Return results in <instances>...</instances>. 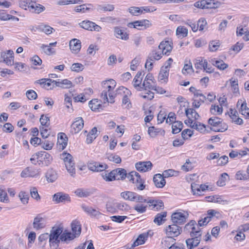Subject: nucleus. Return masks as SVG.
<instances>
[{
	"instance_id": "nucleus-41",
	"label": "nucleus",
	"mask_w": 249,
	"mask_h": 249,
	"mask_svg": "<svg viewBox=\"0 0 249 249\" xmlns=\"http://www.w3.org/2000/svg\"><path fill=\"white\" fill-rule=\"evenodd\" d=\"M56 4L58 5H64L71 4L82 3L83 0H56Z\"/></svg>"
},
{
	"instance_id": "nucleus-7",
	"label": "nucleus",
	"mask_w": 249,
	"mask_h": 249,
	"mask_svg": "<svg viewBox=\"0 0 249 249\" xmlns=\"http://www.w3.org/2000/svg\"><path fill=\"white\" fill-rule=\"evenodd\" d=\"M188 214L187 212H177L171 215V220L174 224L179 226L184 224L188 218Z\"/></svg>"
},
{
	"instance_id": "nucleus-10",
	"label": "nucleus",
	"mask_w": 249,
	"mask_h": 249,
	"mask_svg": "<svg viewBox=\"0 0 249 249\" xmlns=\"http://www.w3.org/2000/svg\"><path fill=\"white\" fill-rule=\"evenodd\" d=\"M84 126V120L82 117H77L71 126L70 132L72 134L78 133Z\"/></svg>"
},
{
	"instance_id": "nucleus-50",
	"label": "nucleus",
	"mask_w": 249,
	"mask_h": 249,
	"mask_svg": "<svg viewBox=\"0 0 249 249\" xmlns=\"http://www.w3.org/2000/svg\"><path fill=\"white\" fill-rule=\"evenodd\" d=\"M41 153L42 152L40 153V155H41V157H43V160H44V164L46 166H48L49 164H51L53 160L52 157L51 156V155H50L49 153L46 152H43V153Z\"/></svg>"
},
{
	"instance_id": "nucleus-37",
	"label": "nucleus",
	"mask_w": 249,
	"mask_h": 249,
	"mask_svg": "<svg viewBox=\"0 0 249 249\" xmlns=\"http://www.w3.org/2000/svg\"><path fill=\"white\" fill-rule=\"evenodd\" d=\"M249 18L245 19L244 21L243 22V25L237 28L236 34L238 36H242L243 35L245 34L248 31L247 25L244 24V22H248Z\"/></svg>"
},
{
	"instance_id": "nucleus-58",
	"label": "nucleus",
	"mask_w": 249,
	"mask_h": 249,
	"mask_svg": "<svg viewBox=\"0 0 249 249\" xmlns=\"http://www.w3.org/2000/svg\"><path fill=\"white\" fill-rule=\"evenodd\" d=\"M36 239V233L34 231H31L28 235V247L31 248Z\"/></svg>"
},
{
	"instance_id": "nucleus-45",
	"label": "nucleus",
	"mask_w": 249,
	"mask_h": 249,
	"mask_svg": "<svg viewBox=\"0 0 249 249\" xmlns=\"http://www.w3.org/2000/svg\"><path fill=\"white\" fill-rule=\"evenodd\" d=\"M185 114L187 117H189V115H191V118H194L196 120H198L199 118L198 113L193 108L186 109Z\"/></svg>"
},
{
	"instance_id": "nucleus-56",
	"label": "nucleus",
	"mask_w": 249,
	"mask_h": 249,
	"mask_svg": "<svg viewBox=\"0 0 249 249\" xmlns=\"http://www.w3.org/2000/svg\"><path fill=\"white\" fill-rule=\"evenodd\" d=\"M220 42L218 40H213L209 43V49L211 52L216 51L218 50Z\"/></svg>"
},
{
	"instance_id": "nucleus-43",
	"label": "nucleus",
	"mask_w": 249,
	"mask_h": 249,
	"mask_svg": "<svg viewBox=\"0 0 249 249\" xmlns=\"http://www.w3.org/2000/svg\"><path fill=\"white\" fill-rule=\"evenodd\" d=\"M183 127V124L180 121H175L172 124V133L177 134L181 131Z\"/></svg>"
},
{
	"instance_id": "nucleus-6",
	"label": "nucleus",
	"mask_w": 249,
	"mask_h": 249,
	"mask_svg": "<svg viewBox=\"0 0 249 249\" xmlns=\"http://www.w3.org/2000/svg\"><path fill=\"white\" fill-rule=\"evenodd\" d=\"M63 159L65 163V166L68 172L73 177L75 173V163L72 156L69 153L64 152L62 154Z\"/></svg>"
},
{
	"instance_id": "nucleus-54",
	"label": "nucleus",
	"mask_w": 249,
	"mask_h": 249,
	"mask_svg": "<svg viewBox=\"0 0 249 249\" xmlns=\"http://www.w3.org/2000/svg\"><path fill=\"white\" fill-rule=\"evenodd\" d=\"M133 201L140 204H143V203L149 204V199H146L142 196L138 195L136 193Z\"/></svg>"
},
{
	"instance_id": "nucleus-29",
	"label": "nucleus",
	"mask_w": 249,
	"mask_h": 249,
	"mask_svg": "<svg viewBox=\"0 0 249 249\" xmlns=\"http://www.w3.org/2000/svg\"><path fill=\"white\" fill-rule=\"evenodd\" d=\"M167 213L166 212L158 213L154 219V222L158 225H162L166 221L165 217Z\"/></svg>"
},
{
	"instance_id": "nucleus-23",
	"label": "nucleus",
	"mask_w": 249,
	"mask_h": 249,
	"mask_svg": "<svg viewBox=\"0 0 249 249\" xmlns=\"http://www.w3.org/2000/svg\"><path fill=\"white\" fill-rule=\"evenodd\" d=\"M93 5L90 3L83 4L75 7L74 11L76 12H89L93 10Z\"/></svg>"
},
{
	"instance_id": "nucleus-33",
	"label": "nucleus",
	"mask_w": 249,
	"mask_h": 249,
	"mask_svg": "<svg viewBox=\"0 0 249 249\" xmlns=\"http://www.w3.org/2000/svg\"><path fill=\"white\" fill-rule=\"evenodd\" d=\"M149 207H152V209L159 210L162 209L163 206V203L162 201H157L155 200L149 199Z\"/></svg>"
},
{
	"instance_id": "nucleus-27",
	"label": "nucleus",
	"mask_w": 249,
	"mask_h": 249,
	"mask_svg": "<svg viewBox=\"0 0 249 249\" xmlns=\"http://www.w3.org/2000/svg\"><path fill=\"white\" fill-rule=\"evenodd\" d=\"M37 83L41 85H44V87L45 88H47L49 89H52L54 88V85H53V87L49 88L51 86L52 84H54L55 85V80H52L50 78H43L40 80L36 81Z\"/></svg>"
},
{
	"instance_id": "nucleus-63",
	"label": "nucleus",
	"mask_w": 249,
	"mask_h": 249,
	"mask_svg": "<svg viewBox=\"0 0 249 249\" xmlns=\"http://www.w3.org/2000/svg\"><path fill=\"white\" fill-rule=\"evenodd\" d=\"M31 197L37 201L40 199V196L38 193L36 187H31L30 190Z\"/></svg>"
},
{
	"instance_id": "nucleus-49",
	"label": "nucleus",
	"mask_w": 249,
	"mask_h": 249,
	"mask_svg": "<svg viewBox=\"0 0 249 249\" xmlns=\"http://www.w3.org/2000/svg\"><path fill=\"white\" fill-rule=\"evenodd\" d=\"M176 34L182 37H186L188 35V29L184 26H178L176 30Z\"/></svg>"
},
{
	"instance_id": "nucleus-53",
	"label": "nucleus",
	"mask_w": 249,
	"mask_h": 249,
	"mask_svg": "<svg viewBox=\"0 0 249 249\" xmlns=\"http://www.w3.org/2000/svg\"><path fill=\"white\" fill-rule=\"evenodd\" d=\"M210 112L213 114L220 115L222 113L223 108L218 106L212 105L210 108Z\"/></svg>"
},
{
	"instance_id": "nucleus-14",
	"label": "nucleus",
	"mask_w": 249,
	"mask_h": 249,
	"mask_svg": "<svg viewBox=\"0 0 249 249\" xmlns=\"http://www.w3.org/2000/svg\"><path fill=\"white\" fill-rule=\"evenodd\" d=\"M63 230L62 228L57 227H53L52 230L50 231L49 235V243L51 247H53V242H55L56 239H57L61 235Z\"/></svg>"
},
{
	"instance_id": "nucleus-59",
	"label": "nucleus",
	"mask_w": 249,
	"mask_h": 249,
	"mask_svg": "<svg viewBox=\"0 0 249 249\" xmlns=\"http://www.w3.org/2000/svg\"><path fill=\"white\" fill-rule=\"evenodd\" d=\"M20 7L26 10L29 11V6L31 4V0H20L18 2Z\"/></svg>"
},
{
	"instance_id": "nucleus-35",
	"label": "nucleus",
	"mask_w": 249,
	"mask_h": 249,
	"mask_svg": "<svg viewBox=\"0 0 249 249\" xmlns=\"http://www.w3.org/2000/svg\"><path fill=\"white\" fill-rule=\"evenodd\" d=\"M36 29H38L39 31L43 32L47 35L51 34L53 30L52 27L43 23L36 26Z\"/></svg>"
},
{
	"instance_id": "nucleus-62",
	"label": "nucleus",
	"mask_w": 249,
	"mask_h": 249,
	"mask_svg": "<svg viewBox=\"0 0 249 249\" xmlns=\"http://www.w3.org/2000/svg\"><path fill=\"white\" fill-rule=\"evenodd\" d=\"M84 65L79 63H73L71 68L72 71L77 72L81 71L84 69Z\"/></svg>"
},
{
	"instance_id": "nucleus-32",
	"label": "nucleus",
	"mask_w": 249,
	"mask_h": 249,
	"mask_svg": "<svg viewBox=\"0 0 249 249\" xmlns=\"http://www.w3.org/2000/svg\"><path fill=\"white\" fill-rule=\"evenodd\" d=\"M156 85V81H143L142 85V90H153Z\"/></svg>"
},
{
	"instance_id": "nucleus-51",
	"label": "nucleus",
	"mask_w": 249,
	"mask_h": 249,
	"mask_svg": "<svg viewBox=\"0 0 249 249\" xmlns=\"http://www.w3.org/2000/svg\"><path fill=\"white\" fill-rule=\"evenodd\" d=\"M18 197H19L21 202L23 204H26L28 203L29 196L27 193L24 191H21L18 194Z\"/></svg>"
},
{
	"instance_id": "nucleus-11",
	"label": "nucleus",
	"mask_w": 249,
	"mask_h": 249,
	"mask_svg": "<svg viewBox=\"0 0 249 249\" xmlns=\"http://www.w3.org/2000/svg\"><path fill=\"white\" fill-rule=\"evenodd\" d=\"M107 165L105 163L92 161L88 163V169L93 172H101L107 168Z\"/></svg>"
},
{
	"instance_id": "nucleus-19",
	"label": "nucleus",
	"mask_w": 249,
	"mask_h": 249,
	"mask_svg": "<svg viewBox=\"0 0 249 249\" xmlns=\"http://www.w3.org/2000/svg\"><path fill=\"white\" fill-rule=\"evenodd\" d=\"M114 35L117 38L124 40H127L129 39V35L121 29L120 27H115L114 28Z\"/></svg>"
},
{
	"instance_id": "nucleus-15",
	"label": "nucleus",
	"mask_w": 249,
	"mask_h": 249,
	"mask_svg": "<svg viewBox=\"0 0 249 249\" xmlns=\"http://www.w3.org/2000/svg\"><path fill=\"white\" fill-rule=\"evenodd\" d=\"M1 58L2 61L8 66L14 65V52L12 50H8L6 52H3L1 53Z\"/></svg>"
},
{
	"instance_id": "nucleus-18",
	"label": "nucleus",
	"mask_w": 249,
	"mask_h": 249,
	"mask_svg": "<svg viewBox=\"0 0 249 249\" xmlns=\"http://www.w3.org/2000/svg\"><path fill=\"white\" fill-rule=\"evenodd\" d=\"M81 207L82 210L91 217H95L102 214L99 211L91 207L85 205H82Z\"/></svg>"
},
{
	"instance_id": "nucleus-12",
	"label": "nucleus",
	"mask_w": 249,
	"mask_h": 249,
	"mask_svg": "<svg viewBox=\"0 0 249 249\" xmlns=\"http://www.w3.org/2000/svg\"><path fill=\"white\" fill-rule=\"evenodd\" d=\"M135 167L140 172H146L152 169L153 164L150 161H139L135 163Z\"/></svg>"
},
{
	"instance_id": "nucleus-16",
	"label": "nucleus",
	"mask_w": 249,
	"mask_h": 249,
	"mask_svg": "<svg viewBox=\"0 0 249 249\" xmlns=\"http://www.w3.org/2000/svg\"><path fill=\"white\" fill-rule=\"evenodd\" d=\"M33 226L36 230H39L44 228L46 226L45 219L41 217L40 214H38L34 218Z\"/></svg>"
},
{
	"instance_id": "nucleus-13",
	"label": "nucleus",
	"mask_w": 249,
	"mask_h": 249,
	"mask_svg": "<svg viewBox=\"0 0 249 249\" xmlns=\"http://www.w3.org/2000/svg\"><path fill=\"white\" fill-rule=\"evenodd\" d=\"M53 201L55 203H66L71 201V197L69 195L63 192H58L53 196Z\"/></svg>"
},
{
	"instance_id": "nucleus-40",
	"label": "nucleus",
	"mask_w": 249,
	"mask_h": 249,
	"mask_svg": "<svg viewBox=\"0 0 249 249\" xmlns=\"http://www.w3.org/2000/svg\"><path fill=\"white\" fill-rule=\"evenodd\" d=\"M115 171H116L115 174L117 180H123L126 177L127 178L128 175H127L126 171L125 169L123 168H117L115 169Z\"/></svg>"
},
{
	"instance_id": "nucleus-2",
	"label": "nucleus",
	"mask_w": 249,
	"mask_h": 249,
	"mask_svg": "<svg viewBox=\"0 0 249 249\" xmlns=\"http://www.w3.org/2000/svg\"><path fill=\"white\" fill-rule=\"evenodd\" d=\"M182 231V228L180 226L173 223L166 226L164 229V231L167 235L164 240L165 244L170 240H175L173 238L180 235Z\"/></svg>"
},
{
	"instance_id": "nucleus-38",
	"label": "nucleus",
	"mask_w": 249,
	"mask_h": 249,
	"mask_svg": "<svg viewBox=\"0 0 249 249\" xmlns=\"http://www.w3.org/2000/svg\"><path fill=\"white\" fill-rule=\"evenodd\" d=\"M76 236L74 234H72L70 232H64L61 233L60 239L61 241L67 243L68 241L73 240Z\"/></svg>"
},
{
	"instance_id": "nucleus-31",
	"label": "nucleus",
	"mask_w": 249,
	"mask_h": 249,
	"mask_svg": "<svg viewBox=\"0 0 249 249\" xmlns=\"http://www.w3.org/2000/svg\"><path fill=\"white\" fill-rule=\"evenodd\" d=\"M71 230L76 236H79L81 232V228L79 221L74 220L71 224Z\"/></svg>"
},
{
	"instance_id": "nucleus-47",
	"label": "nucleus",
	"mask_w": 249,
	"mask_h": 249,
	"mask_svg": "<svg viewBox=\"0 0 249 249\" xmlns=\"http://www.w3.org/2000/svg\"><path fill=\"white\" fill-rule=\"evenodd\" d=\"M147 206V205L137 203L134 206L133 208L137 213H143L146 211Z\"/></svg>"
},
{
	"instance_id": "nucleus-60",
	"label": "nucleus",
	"mask_w": 249,
	"mask_h": 249,
	"mask_svg": "<svg viewBox=\"0 0 249 249\" xmlns=\"http://www.w3.org/2000/svg\"><path fill=\"white\" fill-rule=\"evenodd\" d=\"M129 12L134 16H139L142 13V10L138 7L132 6L128 9Z\"/></svg>"
},
{
	"instance_id": "nucleus-8",
	"label": "nucleus",
	"mask_w": 249,
	"mask_h": 249,
	"mask_svg": "<svg viewBox=\"0 0 249 249\" xmlns=\"http://www.w3.org/2000/svg\"><path fill=\"white\" fill-rule=\"evenodd\" d=\"M79 25L80 27L90 31L100 32L102 29L101 26L89 20H84L79 23Z\"/></svg>"
},
{
	"instance_id": "nucleus-36",
	"label": "nucleus",
	"mask_w": 249,
	"mask_h": 249,
	"mask_svg": "<svg viewBox=\"0 0 249 249\" xmlns=\"http://www.w3.org/2000/svg\"><path fill=\"white\" fill-rule=\"evenodd\" d=\"M168 76L169 71L161 68L158 75V80L161 83H166L168 80Z\"/></svg>"
},
{
	"instance_id": "nucleus-28",
	"label": "nucleus",
	"mask_w": 249,
	"mask_h": 249,
	"mask_svg": "<svg viewBox=\"0 0 249 249\" xmlns=\"http://www.w3.org/2000/svg\"><path fill=\"white\" fill-rule=\"evenodd\" d=\"M55 86L62 89H69L72 86V82L67 79L57 81L55 80Z\"/></svg>"
},
{
	"instance_id": "nucleus-64",
	"label": "nucleus",
	"mask_w": 249,
	"mask_h": 249,
	"mask_svg": "<svg viewBox=\"0 0 249 249\" xmlns=\"http://www.w3.org/2000/svg\"><path fill=\"white\" fill-rule=\"evenodd\" d=\"M89 107L92 111H95L97 109L99 108V107L101 106L100 104L98 103V102L96 100H92L89 101Z\"/></svg>"
},
{
	"instance_id": "nucleus-34",
	"label": "nucleus",
	"mask_w": 249,
	"mask_h": 249,
	"mask_svg": "<svg viewBox=\"0 0 249 249\" xmlns=\"http://www.w3.org/2000/svg\"><path fill=\"white\" fill-rule=\"evenodd\" d=\"M208 62L206 59L199 58L196 60V63L195 64V68L197 69H203L206 70L207 69Z\"/></svg>"
},
{
	"instance_id": "nucleus-25",
	"label": "nucleus",
	"mask_w": 249,
	"mask_h": 249,
	"mask_svg": "<svg viewBox=\"0 0 249 249\" xmlns=\"http://www.w3.org/2000/svg\"><path fill=\"white\" fill-rule=\"evenodd\" d=\"M68 142V138L64 133H60L58 136L57 144L60 146L59 148L63 150L67 146Z\"/></svg>"
},
{
	"instance_id": "nucleus-5",
	"label": "nucleus",
	"mask_w": 249,
	"mask_h": 249,
	"mask_svg": "<svg viewBox=\"0 0 249 249\" xmlns=\"http://www.w3.org/2000/svg\"><path fill=\"white\" fill-rule=\"evenodd\" d=\"M116 86V82L113 79L104 81L102 82V86L104 89L101 93V97L102 100L105 101H108L107 93L111 92Z\"/></svg>"
},
{
	"instance_id": "nucleus-57",
	"label": "nucleus",
	"mask_w": 249,
	"mask_h": 249,
	"mask_svg": "<svg viewBox=\"0 0 249 249\" xmlns=\"http://www.w3.org/2000/svg\"><path fill=\"white\" fill-rule=\"evenodd\" d=\"M39 121L42 126L48 127L50 125V118L47 115L42 114L41 115Z\"/></svg>"
},
{
	"instance_id": "nucleus-26",
	"label": "nucleus",
	"mask_w": 249,
	"mask_h": 249,
	"mask_svg": "<svg viewBox=\"0 0 249 249\" xmlns=\"http://www.w3.org/2000/svg\"><path fill=\"white\" fill-rule=\"evenodd\" d=\"M148 235L146 234H141L139 235L136 240L131 245L129 249H133L136 246L143 244L147 240Z\"/></svg>"
},
{
	"instance_id": "nucleus-21",
	"label": "nucleus",
	"mask_w": 249,
	"mask_h": 249,
	"mask_svg": "<svg viewBox=\"0 0 249 249\" xmlns=\"http://www.w3.org/2000/svg\"><path fill=\"white\" fill-rule=\"evenodd\" d=\"M163 175L160 174H156L154 176L153 181L155 186L158 188H163L166 183V181Z\"/></svg>"
},
{
	"instance_id": "nucleus-52",
	"label": "nucleus",
	"mask_w": 249,
	"mask_h": 249,
	"mask_svg": "<svg viewBox=\"0 0 249 249\" xmlns=\"http://www.w3.org/2000/svg\"><path fill=\"white\" fill-rule=\"evenodd\" d=\"M193 72V69L192 65V63L189 61V63L185 64L184 65L183 68L182 70V72L184 75H187Z\"/></svg>"
},
{
	"instance_id": "nucleus-3",
	"label": "nucleus",
	"mask_w": 249,
	"mask_h": 249,
	"mask_svg": "<svg viewBox=\"0 0 249 249\" xmlns=\"http://www.w3.org/2000/svg\"><path fill=\"white\" fill-rule=\"evenodd\" d=\"M127 178L135 184L137 190L142 191L145 189L144 180L141 178L140 175L137 172H130L128 174Z\"/></svg>"
},
{
	"instance_id": "nucleus-39",
	"label": "nucleus",
	"mask_w": 249,
	"mask_h": 249,
	"mask_svg": "<svg viewBox=\"0 0 249 249\" xmlns=\"http://www.w3.org/2000/svg\"><path fill=\"white\" fill-rule=\"evenodd\" d=\"M115 172H116V171L113 170L108 173H103L102 174V176L104 179L107 181H111L113 180H117Z\"/></svg>"
},
{
	"instance_id": "nucleus-20",
	"label": "nucleus",
	"mask_w": 249,
	"mask_h": 249,
	"mask_svg": "<svg viewBox=\"0 0 249 249\" xmlns=\"http://www.w3.org/2000/svg\"><path fill=\"white\" fill-rule=\"evenodd\" d=\"M81 48V41L77 39L74 38L70 42V48L73 53H78Z\"/></svg>"
},
{
	"instance_id": "nucleus-9",
	"label": "nucleus",
	"mask_w": 249,
	"mask_h": 249,
	"mask_svg": "<svg viewBox=\"0 0 249 249\" xmlns=\"http://www.w3.org/2000/svg\"><path fill=\"white\" fill-rule=\"evenodd\" d=\"M217 2L215 3L214 0H201L194 3L196 7L200 9H212L217 7Z\"/></svg>"
},
{
	"instance_id": "nucleus-46",
	"label": "nucleus",
	"mask_w": 249,
	"mask_h": 249,
	"mask_svg": "<svg viewBox=\"0 0 249 249\" xmlns=\"http://www.w3.org/2000/svg\"><path fill=\"white\" fill-rule=\"evenodd\" d=\"M114 9V6L113 4H107L104 5H98L97 6V10L98 11H109L111 12Z\"/></svg>"
},
{
	"instance_id": "nucleus-48",
	"label": "nucleus",
	"mask_w": 249,
	"mask_h": 249,
	"mask_svg": "<svg viewBox=\"0 0 249 249\" xmlns=\"http://www.w3.org/2000/svg\"><path fill=\"white\" fill-rule=\"evenodd\" d=\"M213 65L220 70H224L228 67V65L222 60L213 61Z\"/></svg>"
},
{
	"instance_id": "nucleus-17",
	"label": "nucleus",
	"mask_w": 249,
	"mask_h": 249,
	"mask_svg": "<svg viewBox=\"0 0 249 249\" xmlns=\"http://www.w3.org/2000/svg\"><path fill=\"white\" fill-rule=\"evenodd\" d=\"M29 6V11L36 14H40L45 10V7L36 1L31 0V4Z\"/></svg>"
},
{
	"instance_id": "nucleus-42",
	"label": "nucleus",
	"mask_w": 249,
	"mask_h": 249,
	"mask_svg": "<svg viewBox=\"0 0 249 249\" xmlns=\"http://www.w3.org/2000/svg\"><path fill=\"white\" fill-rule=\"evenodd\" d=\"M135 195L136 193L135 192L125 191L121 193L120 195L125 200L133 201Z\"/></svg>"
},
{
	"instance_id": "nucleus-24",
	"label": "nucleus",
	"mask_w": 249,
	"mask_h": 249,
	"mask_svg": "<svg viewBox=\"0 0 249 249\" xmlns=\"http://www.w3.org/2000/svg\"><path fill=\"white\" fill-rule=\"evenodd\" d=\"M208 201L217 203L222 205H225L228 203V201L222 199L221 196L215 195L213 196H206Z\"/></svg>"
},
{
	"instance_id": "nucleus-4",
	"label": "nucleus",
	"mask_w": 249,
	"mask_h": 249,
	"mask_svg": "<svg viewBox=\"0 0 249 249\" xmlns=\"http://www.w3.org/2000/svg\"><path fill=\"white\" fill-rule=\"evenodd\" d=\"M208 124L213 127L212 129L215 132H224L228 127L226 124L222 123L221 119L217 117L210 118L208 120Z\"/></svg>"
},
{
	"instance_id": "nucleus-55",
	"label": "nucleus",
	"mask_w": 249,
	"mask_h": 249,
	"mask_svg": "<svg viewBox=\"0 0 249 249\" xmlns=\"http://www.w3.org/2000/svg\"><path fill=\"white\" fill-rule=\"evenodd\" d=\"M178 171H175L173 169H168L165 170L163 172L162 175L164 178H168L172 176H177L178 175Z\"/></svg>"
},
{
	"instance_id": "nucleus-61",
	"label": "nucleus",
	"mask_w": 249,
	"mask_h": 249,
	"mask_svg": "<svg viewBox=\"0 0 249 249\" xmlns=\"http://www.w3.org/2000/svg\"><path fill=\"white\" fill-rule=\"evenodd\" d=\"M195 224H196V221L195 220H191L184 226L183 230L184 232H185L186 233H189L190 235H191L192 233V227Z\"/></svg>"
},
{
	"instance_id": "nucleus-30",
	"label": "nucleus",
	"mask_w": 249,
	"mask_h": 249,
	"mask_svg": "<svg viewBox=\"0 0 249 249\" xmlns=\"http://www.w3.org/2000/svg\"><path fill=\"white\" fill-rule=\"evenodd\" d=\"M45 177L49 182H53L57 178V174L53 169H49L46 173Z\"/></svg>"
},
{
	"instance_id": "nucleus-1",
	"label": "nucleus",
	"mask_w": 249,
	"mask_h": 249,
	"mask_svg": "<svg viewBox=\"0 0 249 249\" xmlns=\"http://www.w3.org/2000/svg\"><path fill=\"white\" fill-rule=\"evenodd\" d=\"M199 227L198 224L196 222L192 227L191 238L186 240V244L189 249L195 248L200 243L202 232Z\"/></svg>"
},
{
	"instance_id": "nucleus-44",
	"label": "nucleus",
	"mask_w": 249,
	"mask_h": 249,
	"mask_svg": "<svg viewBox=\"0 0 249 249\" xmlns=\"http://www.w3.org/2000/svg\"><path fill=\"white\" fill-rule=\"evenodd\" d=\"M163 54L160 52H157L156 50H153L148 55V57L153 61L160 60Z\"/></svg>"
},
{
	"instance_id": "nucleus-22",
	"label": "nucleus",
	"mask_w": 249,
	"mask_h": 249,
	"mask_svg": "<svg viewBox=\"0 0 249 249\" xmlns=\"http://www.w3.org/2000/svg\"><path fill=\"white\" fill-rule=\"evenodd\" d=\"M159 49L161 51L163 54H168L172 49V47L170 44V42L168 41H162L159 45Z\"/></svg>"
}]
</instances>
